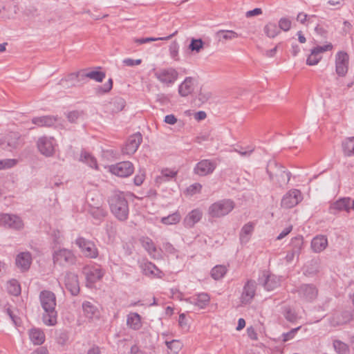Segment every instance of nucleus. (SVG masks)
Listing matches in <instances>:
<instances>
[{"label":"nucleus","mask_w":354,"mask_h":354,"mask_svg":"<svg viewBox=\"0 0 354 354\" xmlns=\"http://www.w3.org/2000/svg\"><path fill=\"white\" fill-rule=\"evenodd\" d=\"M39 300L44 311L42 315L43 322L47 326H55L57 318L55 295L50 290H42L39 294Z\"/></svg>","instance_id":"nucleus-1"},{"label":"nucleus","mask_w":354,"mask_h":354,"mask_svg":"<svg viewBox=\"0 0 354 354\" xmlns=\"http://www.w3.org/2000/svg\"><path fill=\"white\" fill-rule=\"evenodd\" d=\"M111 212L120 221H125L129 215L128 203L122 193H114L109 199Z\"/></svg>","instance_id":"nucleus-2"},{"label":"nucleus","mask_w":354,"mask_h":354,"mask_svg":"<svg viewBox=\"0 0 354 354\" xmlns=\"http://www.w3.org/2000/svg\"><path fill=\"white\" fill-rule=\"evenodd\" d=\"M266 170L270 179L273 180L274 177H276L280 187L288 184L290 179L291 173L286 171L283 166L279 165L274 160L268 162Z\"/></svg>","instance_id":"nucleus-3"},{"label":"nucleus","mask_w":354,"mask_h":354,"mask_svg":"<svg viewBox=\"0 0 354 354\" xmlns=\"http://www.w3.org/2000/svg\"><path fill=\"white\" fill-rule=\"evenodd\" d=\"M234 207V203L229 199L218 201L212 204L208 214L213 218H220L228 214Z\"/></svg>","instance_id":"nucleus-4"},{"label":"nucleus","mask_w":354,"mask_h":354,"mask_svg":"<svg viewBox=\"0 0 354 354\" xmlns=\"http://www.w3.org/2000/svg\"><path fill=\"white\" fill-rule=\"evenodd\" d=\"M154 76L159 82L169 86L177 80L178 73L175 68L171 67L160 68L155 72Z\"/></svg>","instance_id":"nucleus-5"},{"label":"nucleus","mask_w":354,"mask_h":354,"mask_svg":"<svg viewBox=\"0 0 354 354\" xmlns=\"http://www.w3.org/2000/svg\"><path fill=\"white\" fill-rule=\"evenodd\" d=\"M53 259L54 263L66 266L74 264L76 261V257L71 250L62 248L54 252Z\"/></svg>","instance_id":"nucleus-6"},{"label":"nucleus","mask_w":354,"mask_h":354,"mask_svg":"<svg viewBox=\"0 0 354 354\" xmlns=\"http://www.w3.org/2000/svg\"><path fill=\"white\" fill-rule=\"evenodd\" d=\"M292 292L298 293L299 297L307 302L313 301L318 295V290L313 284H301Z\"/></svg>","instance_id":"nucleus-7"},{"label":"nucleus","mask_w":354,"mask_h":354,"mask_svg":"<svg viewBox=\"0 0 354 354\" xmlns=\"http://www.w3.org/2000/svg\"><path fill=\"white\" fill-rule=\"evenodd\" d=\"M75 243L86 257L94 259L98 256L97 248L93 241L80 237L76 239Z\"/></svg>","instance_id":"nucleus-8"},{"label":"nucleus","mask_w":354,"mask_h":354,"mask_svg":"<svg viewBox=\"0 0 354 354\" xmlns=\"http://www.w3.org/2000/svg\"><path fill=\"white\" fill-rule=\"evenodd\" d=\"M109 171L120 177H127L133 173L134 167L129 161H123L109 167Z\"/></svg>","instance_id":"nucleus-9"},{"label":"nucleus","mask_w":354,"mask_h":354,"mask_svg":"<svg viewBox=\"0 0 354 354\" xmlns=\"http://www.w3.org/2000/svg\"><path fill=\"white\" fill-rule=\"evenodd\" d=\"M302 200V195L299 189H293L288 192L282 198L281 207L290 209L295 207Z\"/></svg>","instance_id":"nucleus-10"},{"label":"nucleus","mask_w":354,"mask_h":354,"mask_svg":"<svg viewBox=\"0 0 354 354\" xmlns=\"http://www.w3.org/2000/svg\"><path fill=\"white\" fill-rule=\"evenodd\" d=\"M20 135L17 132H9L0 138V147L2 149L12 151L19 145Z\"/></svg>","instance_id":"nucleus-11"},{"label":"nucleus","mask_w":354,"mask_h":354,"mask_svg":"<svg viewBox=\"0 0 354 354\" xmlns=\"http://www.w3.org/2000/svg\"><path fill=\"white\" fill-rule=\"evenodd\" d=\"M353 319L351 310L335 311L329 319L332 326H338L348 323Z\"/></svg>","instance_id":"nucleus-12"},{"label":"nucleus","mask_w":354,"mask_h":354,"mask_svg":"<svg viewBox=\"0 0 354 354\" xmlns=\"http://www.w3.org/2000/svg\"><path fill=\"white\" fill-rule=\"evenodd\" d=\"M348 69V55L344 51H339L335 56V71L339 76L344 77Z\"/></svg>","instance_id":"nucleus-13"},{"label":"nucleus","mask_w":354,"mask_h":354,"mask_svg":"<svg viewBox=\"0 0 354 354\" xmlns=\"http://www.w3.org/2000/svg\"><path fill=\"white\" fill-rule=\"evenodd\" d=\"M216 167V164L214 161L205 159L201 160L196 165L194 172L200 176H205L212 174Z\"/></svg>","instance_id":"nucleus-14"},{"label":"nucleus","mask_w":354,"mask_h":354,"mask_svg":"<svg viewBox=\"0 0 354 354\" xmlns=\"http://www.w3.org/2000/svg\"><path fill=\"white\" fill-rule=\"evenodd\" d=\"M0 225L19 230L23 227V223L21 219L16 215L0 214Z\"/></svg>","instance_id":"nucleus-15"},{"label":"nucleus","mask_w":354,"mask_h":354,"mask_svg":"<svg viewBox=\"0 0 354 354\" xmlns=\"http://www.w3.org/2000/svg\"><path fill=\"white\" fill-rule=\"evenodd\" d=\"M142 141V135L140 133L131 136L127 140L124 147L122 148L123 153L132 155L138 149Z\"/></svg>","instance_id":"nucleus-16"},{"label":"nucleus","mask_w":354,"mask_h":354,"mask_svg":"<svg viewBox=\"0 0 354 354\" xmlns=\"http://www.w3.org/2000/svg\"><path fill=\"white\" fill-rule=\"evenodd\" d=\"M257 284L253 280H248L244 285L243 292L241 296V302L242 304H250L255 296Z\"/></svg>","instance_id":"nucleus-17"},{"label":"nucleus","mask_w":354,"mask_h":354,"mask_svg":"<svg viewBox=\"0 0 354 354\" xmlns=\"http://www.w3.org/2000/svg\"><path fill=\"white\" fill-rule=\"evenodd\" d=\"M37 145L39 151L46 156H50L53 154L55 149L53 138L41 137L39 138Z\"/></svg>","instance_id":"nucleus-18"},{"label":"nucleus","mask_w":354,"mask_h":354,"mask_svg":"<svg viewBox=\"0 0 354 354\" xmlns=\"http://www.w3.org/2000/svg\"><path fill=\"white\" fill-rule=\"evenodd\" d=\"M351 209V198L348 197L341 198L335 202L330 204L329 212L333 214H337L342 211L349 212Z\"/></svg>","instance_id":"nucleus-19"},{"label":"nucleus","mask_w":354,"mask_h":354,"mask_svg":"<svg viewBox=\"0 0 354 354\" xmlns=\"http://www.w3.org/2000/svg\"><path fill=\"white\" fill-rule=\"evenodd\" d=\"M65 286L71 295H77L80 292L77 275L73 272H68L65 277Z\"/></svg>","instance_id":"nucleus-20"},{"label":"nucleus","mask_w":354,"mask_h":354,"mask_svg":"<svg viewBox=\"0 0 354 354\" xmlns=\"http://www.w3.org/2000/svg\"><path fill=\"white\" fill-rule=\"evenodd\" d=\"M203 216V212L200 209H194L191 211L184 218L183 225L187 228H191L199 222Z\"/></svg>","instance_id":"nucleus-21"},{"label":"nucleus","mask_w":354,"mask_h":354,"mask_svg":"<svg viewBox=\"0 0 354 354\" xmlns=\"http://www.w3.org/2000/svg\"><path fill=\"white\" fill-rule=\"evenodd\" d=\"M15 263L16 266L22 271L28 270L32 263L31 254L28 252L19 253L16 257Z\"/></svg>","instance_id":"nucleus-22"},{"label":"nucleus","mask_w":354,"mask_h":354,"mask_svg":"<svg viewBox=\"0 0 354 354\" xmlns=\"http://www.w3.org/2000/svg\"><path fill=\"white\" fill-rule=\"evenodd\" d=\"M57 121V118L53 115H44L41 117H35L32 119L33 124L37 127H50L55 124Z\"/></svg>","instance_id":"nucleus-23"},{"label":"nucleus","mask_w":354,"mask_h":354,"mask_svg":"<svg viewBox=\"0 0 354 354\" xmlns=\"http://www.w3.org/2000/svg\"><path fill=\"white\" fill-rule=\"evenodd\" d=\"M263 286L268 291H271L280 286V279L274 274H263Z\"/></svg>","instance_id":"nucleus-24"},{"label":"nucleus","mask_w":354,"mask_h":354,"mask_svg":"<svg viewBox=\"0 0 354 354\" xmlns=\"http://www.w3.org/2000/svg\"><path fill=\"white\" fill-rule=\"evenodd\" d=\"M194 79L187 77L178 86V93L182 97H187L194 91Z\"/></svg>","instance_id":"nucleus-25"},{"label":"nucleus","mask_w":354,"mask_h":354,"mask_svg":"<svg viewBox=\"0 0 354 354\" xmlns=\"http://www.w3.org/2000/svg\"><path fill=\"white\" fill-rule=\"evenodd\" d=\"M82 71L70 73L65 78L60 80L59 84L64 86V84L67 83L66 86L68 87L75 86L77 83L83 80L82 79Z\"/></svg>","instance_id":"nucleus-26"},{"label":"nucleus","mask_w":354,"mask_h":354,"mask_svg":"<svg viewBox=\"0 0 354 354\" xmlns=\"http://www.w3.org/2000/svg\"><path fill=\"white\" fill-rule=\"evenodd\" d=\"M84 315L88 319L98 318L100 312L97 308L90 301H84L82 304Z\"/></svg>","instance_id":"nucleus-27"},{"label":"nucleus","mask_w":354,"mask_h":354,"mask_svg":"<svg viewBox=\"0 0 354 354\" xmlns=\"http://www.w3.org/2000/svg\"><path fill=\"white\" fill-rule=\"evenodd\" d=\"M254 224L251 222L243 226L239 234L240 241L242 244H245L249 241L254 231Z\"/></svg>","instance_id":"nucleus-28"},{"label":"nucleus","mask_w":354,"mask_h":354,"mask_svg":"<svg viewBox=\"0 0 354 354\" xmlns=\"http://www.w3.org/2000/svg\"><path fill=\"white\" fill-rule=\"evenodd\" d=\"M215 36L219 42L224 43L237 38L239 34L231 30H220L216 32Z\"/></svg>","instance_id":"nucleus-29"},{"label":"nucleus","mask_w":354,"mask_h":354,"mask_svg":"<svg viewBox=\"0 0 354 354\" xmlns=\"http://www.w3.org/2000/svg\"><path fill=\"white\" fill-rule=\"evenodd\" d=\"M328 245V240L325 236H317L311 241V247L314 252H320L323 251Z\"/></svg>","instance_id":"nucleus-30"},{"label":"nucleus","mask_w":354,"mask_h":354,"mask_svg":"<svg viewBox=\"0 0 354 354\" xmlns=\"http://www.w3.org/2000/svg\"><path fill=\"white\" fill-rule=\"evenodd\" d=\"M84 272L87 281L91 283H95L104 275V272L100 268H90L87 270H86Z\"/></svg>","instance_id":"nucleus-31"},{"label":"nucleus","mask_w":354,"mask_h":354,"mask_svg":"<svg viewBox=\"0 0 354 354\" xmlns=\"http://www.w3.org/2000/svg\"><path fill=\"white\" fill-rule=\"evenodd\" d=\"M31 342L35 345H41L45 341V335L41 329L32 328L29 332Z\"/></svg>","instance_id":"nucleus-32"},{"label":"nucleus","mask_w":354,"mask_h":354,"mask_svg":"<svg viewBox=\"0 0 354 354\" xmlns=\"http://www.w3.org/2000/svg\"><path fill=\"white\" fill-rule=\"evenodd\" d=\"M342 147L344 156H354V137L347 138L343 140Z\"/></svg>","instance_id":"nucleus-33"},{"label":"nucleus","mask_w":354,"mask_h":354,"mask_svg":"<svg viewBox=\"0 0 354 354\" xmlns=\"http://www.w3.org/2000/svg\"><path fill=\"white\" fill-rule=\"evenodd\" d=\"M110 109L113 113L121 111L125 106V101L120 97H115L110 102Z\"/></svg>","instance_id":"nucleus-34"},{"label":"nucleus","mask_w":354,"mask_h":354,"mask_svg":"<svg viewBox=\"0 0 354 354\" xmlns=\"http://www.w3.org/2000/svg\"><path fill=\"white\" fill-rule=\"evenodd\" d=\"M127 324L133 330H138L142 326L140 316L136 313L130 314L128 315Z\"/></svg>","instance_id":"nucleus-35"},{"label":"nucleus","mask_w":354,"mask_h":354,"mask_svg":"<svg viewBox=\"0 0 354 354\" xmlns=\"http://www.w3.org/2000/svg\"><path fill=\"white\" fill-rule=\"evenodd\" d=\"M176 174V171H174L168 169H162L161 174L156 178L155 181L157 184H161L163 182L168 181L171 178H174Z\"/></svg>","instance_id":"nucleus-36"},{"label":"nucleus","mask_w":354,"mask_h":354,"mask_svg":"<svg viewBox=\"0 0 354 354\" xmlns=\"http://www.w3.org/2000/svg\"><path fill=\"white\" fill-rule=\"evenodd\" d=\"M140 241L142 246L147 250L149 255L152 256L156 252V247L150 238L142 237Z\"/></svg>","instance_id":"nucleus-37"},{"label":"nucleus","mask_w":354,"mask_h":354,"mask_svg":"<svg viewBox=\"0 0 354 354\" xmlns=\"http://www.w3.org/2000/svg\"><path fill=\"white\" fill-rule=\"evenodd\" d=\"M90 78L98 82H102L105 77V73L101 71H91L85 73L82 71V79L85 80L86 78Z\"/></svg>","instance_id":"nucleus-38"},{"label":"nucleus","mask_w":354,"mask_h":354,"mask_svg":"<svg viewBox=\"0 0 354 354\" xmlns=\"http://www.w3.org/2000/svg\"><path fill=\"white\" fill-rule=\"evenodd\" d=\"M80 160L86 162L91 168H94L95 169H98L95 158L91 155L89 153L86 151H82L80 156Z\"/></svg>","instance_id":"nucleus-39"},{"label":"nucleus","mask_w":354,"mask_h":354,"mask_svg":"<svg viewBox=\"0 0 354 354\" xmlns=\"http://www.w3.org/2000/svg\"><path fill=\"white\" fill-rule=\"evenodd\" d=\"M227 268L224 266L218 265L211 270V276L215 280H219L226 274Z\"/></svg>","instance_id":"nucleus-40"},{"label":"nucleus","mask_w":354,"mask_h":354,"mask_svg":"<svg viewBox=\"0 0 354 354\" xmlns=\"http://www.w3.org/2000/svg\"><path fill=\"white\" fill-rule=\"evenodd\" d=\"M89 214L96 220L101 221L106 215V212L102 207H91Z\"/></svg>","instance_id":"nucleus-41"},{"label":"nucleus","mask_w":354,"mask_h":354,"mask_svg":"<svg viewBox=\"0 0 354 354\" xmlns=\"http://www.w3.org/2000/svg\"><path fill=\"white\" fill-rule=\"evenodd\" d=\"M177 34V31L174 32L173 34L164 37H146V38H135L133 39L134 42L138 44H143L150 41H155L159 40H169L172 38L174 35Z\"/></svg>","instance_id":"nucleus-42"},{"label":"nucleus","mask_w":354,"mask_h":354,"mask_svg":"<svg viewBox=\"0 0 354 354\" xmlns=\"http://www.w3.org/2000/svg\"><path fill=\"white\" fill-rule=\"evenodd\" d=\"M8 292L14 296H18L21 293V286L16 279H12L7 284Z\"/></svg>","instance_id":"nucleus-43"},{"label":"nucleus","mask_w":354,"mask_h":354,"mask_svg":"<svg viewBox=\"0 0 354 354\" xmlns=\"http://www.w3.org/2000/svg\"><path fill=\"white\" fill-rule=\"evenodd\" d=\"M181 219V216L178 212L169 214L167 216L162 217L161 222L165 225H174L178 223Z\"/></svg>","instance_id":"nucleus-44"},{"label":"nucleus","mask_w":354,"mask_h":354,"mask_svg":"<svg viewBox=\"0 0 354 354\" xmlns=\"http://www.w3.org/2000/svg\"><path fill=\"white\" fill-rule=\"evenodd\" d=\"M264 32L268 37L274 38L280 32V30L275 24L269 23L265 26Z\"/></svg>","instance_id":"nucleus-45"},{"label":"nucleus","mask_w":354,"mask_h":354,"mask_svg":"<svg viewBox=\"0 0 354 354\" xmlns=\"http://www.w3.org/2000/svg\"><path fill=\"white\" fill-rule=\"evenodd\" d=\"M142 272L146 276L154 275V270H158L156 266L151 262H146L140 266Z\"/></svg>","instance_id":"nucleus-46"},{"label":"nucleus","mask_w":354,"mask_h":354,"mask_svg":"<svg viewBox=\"0 0 354 354\" xmlns=\"http://www.w3.org/2000/svg\"><path fill=\"white\" fill-rule=\"evenodd\" d=\"M333 347L339 354H348L349 352L347 344L340 340H335L333 342Z\"/></svg>","instance_id":"nucleus-47"},{"label":"nucleus","mask_w":354,"mask_h":354,"mask_svg":"<svg viewBox=\"0 0 354 354\" xmlns=\"http://www.w3.org/2000/svg\"><path fill=\"white\" fill-rule=\"evenodd\" d=\"M209 296L207 294L201 293L197 296L194 304L201 308H203L209 304Z\"/></svg>","instance_id":"nucleus-48"},{"label":"nucleus","mask_w":354,"mask_h":354,"mask_svg":"<svg viewBox=\"0 0 354 354\" xmlns=\"http://www.w3.org/2000/svg\"><path fill=\"white\" fill-rule=\"evenodd\" d=\"M290 246L292 247V250H293L295 252H298L299 254L303 246L302 236H297L292 239L290 242Z\"/></svg>","instance_id":"nucleus-49"},{"label":"nucleus","mask_w":354,"mask_h":354,"mask_svg":"<svg viewBox=\"0 0 354 354\" xmlns=\"http://www.w3.org/2000/svg\"><path fill=\"white\" fill-rule=\"evenodd\" d=\"M283 316L287 321L292 323L295 322L298 318L297 314L295 313V311L288 306L284 307Z\"/></svg>","instance_id":"nucleus-50"},{"label":"nucleus","mask_w":354,"mask_h":354,"mask_svg":"<svg viewBox=\"0 0 354 354\" xmlns=\"http://www.w3.org/2000/svg\"><path fill=\"white\" fill-rule=\"evenodd\" d=\"M203 48V41L201 39H192L189 46V48L192 51L199 53Z\"/></svg>","instance_id":"nucleus-51"},{"label":"nucleus","mask_w":354,"mask_h":354,"mask_svg":"<svg viewBox=\"0 0 354 354\" xmlns=\"http://www.w3.org/2000/svg\"><path fill=\"white\" fill-rule=\"evenodd\" d=\"M321 59L322 56L320 55L313 53V51L311 50V53L307 58L306 64L309 66H314L318 64Z\"/></svg>","instance_id":"nucleus-52"},{"label":"nucleus","mask_w":354,"mask_h":354,"mask_svg":"<svg viewBox=\"0 0 354 354\" xmlns=\"http://www.w3.org/2000/svg\"><path fill=\"white\" fill-rule=\"evenodd\" d=\"M17 162L15 159L0 160V169L11 168L17 164Z\"/></svg>","instance_id":"nucleus-53"},{"label":"nucleus","mask_w":354,"mask_h":354,"mask_svg":"<svg viewBox=\"0 0 354 354\" xmlns=\"http://www.w3.org/2000/svg\"><path fill=\"white\" fill-rule=\"evenodd\" d=\"M165 344L169 349L173 351L176 353H177L180 349V343L178 340L174 339L170 342L167 341Z\"/></svg>","instance_id":"nucleus-54"},{"label":"nucleus","mask_w":354,"mask_h":354,"mask_svg":"<svg viewBox=\"0 0 354 354\" xmlns=\"http://www.w3.org/2000/svg\"><path fill=\"white\" fill-rule=\"evenodd\" d=\"M113 87V80L112 79H109L106 83H105L102 86H99L97 88V93L102 94L105 93L111 90Z\"/></svg>","instance_id":"nucleus-55"},{"label":"nucleus","mask_w":354,"mask_h":354,"mask_svg":"<svg viewBox=\"0 0 354 354\" xmlns=\"http://www.w3.org/2000/svg\"><path fill=\"white\" fill-rule=\"evenodd\" d=\"M279 27L283 31H288L290 29L291 21L288 18H281L279 21Z\"/></svg>","instance_id":"nucleus-56"},{"label":"nucleus","mask_w":354,"mask_h":354,"mask_svg":"<svg viewBox=\"0 0 354 354\" xmlns=\"http://www.w3.org/2000/svg\"><path fill=\"white\" fill-rule=\"evenodd\" d=\"M301 328V326H298L295 328H292V330H290L289 332L288 333H283L282 335V337H283V342H286L291 339H292L295 334L297 333V332Z\"/></svg>","instance_id":"nucleus-57"},{"label":"nucleus","mask_w":354,"mask_h":354,"mask_svg":"<svg viewBox=\"0 0 354 354\" xmlns=\"http://www.w3.org/2000/svg\"><path fill=\"white\" fill-rule=\"evenodd\" d=\"M333 48V45L331 44H328L322 46H317L312 49L313 53H317V55H320L321 53L330 50Z\"/></svg>","instance_id":"nucleus-58"},{"label":"nucleus","mask_w":354,"mask_h":354,"mask_svg":"<svg viewBox=\"0 0 354 354\" xmlns=\"http://www.w3.org/2000/svg\"><path fill=\"white\" fill-rule=\"evenodd\" d=\"M202 189V185L200 183H194L187 187V192L190 195H194L196 193H199Z\"/></svg>","instance_id":"nucleus-59"},{"label":"nucleus","mask_w":354,"mask_h":354,"mask_svg":"<svg viewBox=\"0 0 354 354\" xmlns=\"http://www.w3.org/2000/svg\"><path fill=\"white\" fill-rule=\"evenodd\" d=\"M315 17V15L308 16L303 12H299L297 17V20L301 24H304L307 20L311 21L312 18Z\"/></svg>","instance_id":"nucleus-60"},{"label":"nucleus","mask_w":354,"mask_h":354,"mask_svg":"<svg viewBox=\"0 0 354 354\" xmlns=\"http://www.w3.org/2000/svg\"><path fill=\"white\" fill-rule=\"evenodd\" d=\"M80 116V112L77 111H73L69 112L67 114V118L70 122H75L76 120L79 118Z\"/></svg>","instance_id":"nucleus-61"},{"label":"nucleus","mask_w":354,"mask_h":354,"mask_svg":"<svg viewBox=\"0 0 354 354\" xmlns=\"http://www.w3.org/2000/svg\"><path fill=\"white\" fill-rule=\"evenodd\" d=\"M145 178V174L142 171H140L138 174L134 177L133 181L134 184L137 186H140L142 184Z\"/></svg>","instance_id":"nucleus-62"},{"label":"nucleus","mask_w":354,"mask_h":354,"mask_svg":"<svg viewBox=\"0 0 354 354\" xmlns=\"http://www.w3.org/2000/svg\"><path fill=\"white\" fill-rule=\"evenodd\" d=\"M141 62H142V60L140 59H133L131 58H127L123 60L124 64L127 66H134L136 65H139L141 64Z\"/></svg>","instance_id":"nucleus-63"},{"label":"nucleus","mask_w":354,"mask_h":354,"mask_svg":"<svg viewBox=\"0 0 354 354\" xmlns=\"http://www.w3.org/2000/svg\"><path fill=\"white\" fill-rule=\"evenodd\" d=\"M162 248L165 251L169 254H174L176 252V248L173 245L169 242H165L162 244Z\"/></svg>","instance_id":"nucleus-64"}]
</instances>
